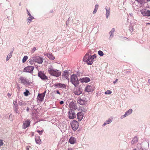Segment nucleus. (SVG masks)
<instances>
[{
    "label": "nucleus",
    "mask_w": 150,
    "mask_h": 150,
    "mask_svg": "<svg viewBox=\"0 0 150 150\" xmlns=\"http://www.w3.org/2000/svg\"><path fill=\"white\" fill-rule=\"evenodd\" d=\"M96 57L95 55L91 56V54L89 53H87L84 57L83 60L84 62H86L88 65H91L94 59Z\"/></svg>",
    "instance_id": "nucleus-1"
},
{
    "label": "nucleus",
    "mask_w": 150,
    "mask_h": 150,
    "mask_svg": "<svg viewBox=\"0 0 150 150\" xmlns=\"http://www.w3.org/2000/svg\"><path fill=\"white\" fill-rule=\"evenodd\" d=\"M48 72L51 75L56 77H58L61 75V72L59 70L53 69L50 66L48 69Z\"/></svg>",
    "instance_id": "nucleus-2"
},
{
    "label": "nucleus",
    "mask_w": 150,
    "mask_h": 150,
    "mask_svg": "<svg viewBox=\"0 0 150 150\" xmlns=\"http://www.w3.org/2000/svg\"><path fill=\"white\" fill-rule=\"evenodd\" d=\"M70 81L75 87H77L78 86L79 81L76 75L73 74L71 76Z\"/></svg>",
    "instance_id": "nucleus-3"
},
{
    "label": "nucleus",
    "mask_w": 150,
    "mask_h": 150,
    "mask_svg": "<svg viewBox=\"0 0 150 150\" xmlns=\"http://www.w3.org/2000/svg\"><path fill=\"white\" fill-rule=\"evenodd\" d=\"M32 60L34 62H37L38 64H42L43 62L44 59L42 57L38 56L33 57H32Z\"/></svg>",
    "instance_id": "nucleus-4"
},
{
    "label": "nucleus",
    "mask_w": 150,
    "mask_h": 150,
    "mask_svg": "<svg viewBox=\"0 0 150 150\" xmlns=\"http://www.w3.org/2000/svg\"><path fill=\"white\" fill-rule=\"evenodd\" d=\"M19 79L21 83L23 85L26 86L30 84L29 80L26 79L25 78L21 76Z\"/></svg>",
    "instance_id": "nucleus-5"
},
{
    "label": "nucleus",
    "mask_w": 150,
    "mask_h": 150,
    "mask_svg": "<svg viewBox=\"0 0 150 150\" xmlns=\"http://www.w3.org/2000/svg\"><path fill=\"white\" fill-rule=\"evenodd\" d=\"M71 124L73 129L74 130H76L79 127V123L76 120L72 122Z\"/></svg>",
    "instance_id": "nucleus-6"
},
{
    "label": "nucleus",
    "mask_w": 150,
    "mask_h": 150,
    "mask_svg": "<svg viewBox=\"0 0 150 150\" xmlns=\"http://www.w3.org/2000/svg\"><path fill=\"white\" fill-rule=\"evenodd\" d=\"M140 11L144 16H150V11L146 9L140 10Z\"/></svg>",
    "instance_id": "nucleus-7"
},
{
    "label": "nucleus",
    "mask_w": 150,
    "mask_h": 150,
    "mask_svg": "<svg viewBox=\"0 0 150 150\" xmlns=\"http://www.w3.org/2000/svg\"><path fill=\"white\" fill-rule=\"evenodd\" d=\"M94 90V86L91 85H88L86 87L85 89V91L89 92L93 91Z\"/></svg>",
    "instance_id": "nucleus-8"
},
{
    "label": "nucleus",
    "mask_w": 150,
    "mask_h": 150,
    "mask_svg": "<svg viewBox=\"0 0 150 150\" xmlns=\"http://www.w3.org/2000/svg\"><path fill=\"white\" fill-rule=\"evenodd\" d=\"M34 69V67L32 66H28L25 67L23 70V72H31Z\"/></svg>",
    "instance_id": "nucleus-9"
},
{
    "label": "nucleus",
    "mask_w": 150,
    "mask_h": 150,
    "mask_svg": "<svg viewBox=\"0 0 150 150\" xmlns=\"http://www.w3.org/2000/svg\"><path fill=\"white\" fill-rule=\"evenodd\" d=\"M30 120H26L24 122L22 127L23 128L25 129L26 128L30 126Z\"/></svg>",
    "instance_id": "nucleus-10"
},
{
    "label": "nucleus",
    "mask_w": 150,
    "mask_h": 150,
    "mask_svg": "<svg viewBox=\"0 0 150 150\" xmlns=\"http://www.w3.org/2000/svg\"><path fill=\"white\" fill-rule=\"evenodd\" d=\"M69 117L70 119H72L75 118L76 116L74 112L71 110L69 111Z\"/></svg>",
    "instance_id": "nucleus-11"
},
{
    "label": "nucleus",
    "mask_w": 150,
    "mask_h": 150,
    "mask_svg": "<svg viewBox=\"0 0 150 150\" xmlns=\"http://www.w3.org/2000/svg\"><path fill=\"white\" fill-rule=\"evenodd\" d=\"M54 86L57 88H66V86L64 84L61 83H55L54 85Z\"/></svg>",
    "instance_id": "nucleus-12"
},
{
    "label": "nucleus",
    "mask_w": 150,
    "mask_h": 150,
    "mask_svg": "<svg viewBox=\"0 0 150 150\" xmlns=\"http://www.w3.org/2000/svg\"><path fill=\"white\" fill-rule=\"evenodd\" d=\"M38 75L42 79H47V77L45 75L44 73L41 71L39 72Z\"/></svg>",
    "instance_id": "nucleus-13"
},
{
    "label": "nucleus",
    "mask_w": 150,
    "mask_h": 150,
    "mask_svg": "<svg viewBox=\"0 0 150 150\" xmlns=\"http://www.w3.org/2000/svg\"><path fill=\"white\" fill-rule=\"evenodd\" d=\"M44 96L41 94H39L37 98V101L38 102H41L44 99Z\"/></svg>",
    "instance_id": "nucleus-14"
},
{
    "label": "nucleus",
    "mask_w": 150,
    "mask_h": 150,
    "mask_svg": "<svg viewBox=\"0 0 150 150\" xmlns=\"http://www.w3.org/2000/svg\"><path fill=\"white\" fill-rule=\"evenodd\" d=\"M35 140L37 144H40L42 143L40 137L38 135H36L35 136Z\"/></svg>",
    "instance_id": "nucleus-15"
},
{
    "label": "nucleus",
    "mask_w": 150,
    "mask_h": 150,
    "mask_svg": "<svg viewBox=\"0 0 150 150\" xmlns=\"http://www.w3.org/2000/svg\"><path fill=\"white\" fill-rule=\"evenodd\" d=\"M132 112V109H130L127 111L125 113V114L121 117V119H122L124 117H126L127 116L131 114Z\"/></svg>",
    "instance_id": "nucleus-16"
},
{
    "label": "nucleus",
    "mask_w": 150,
    "mask_h": 150,
    "mask_svg": "<svg viewBox=\"0 0 150 150\" xmlns=\"http://www.w3.org/2000/svg\"><path fill=\"white\" fill-rule=\"evenodd\" d=\"M80 81L82 83H83V82L87 83L88 82H89L90 81V79L88 77H85L81 78L80 79Z\"/></svg>",
    "instance_id": "nucleus-17"
},
{
    "label": "nucleus",
    "mask_w": 150,
    "mask_h": 150,
    "mask_svg": "<svg viewBox=\"0 0 150 150\" xmlns=\"http://www.w3.org/2000/svg\"><path fill=\"white\" fill-rule=\"evenodd\" d=\"M77 115L78 120L80 121L83 118V113L82 112H79L77 113Z\"/></svg>",
    "instance_id": "nucleus-18"
},
{
    "label": "nucleus",
    "mask_w": 150,
    "mask_h": 150,
    "mask_svg": "<svg viewBox=\"0 0 150 150\" xmlns=\"http://www.w3.org/2000/svg\"><path fill=\"white\" fill-rule=\"evenodd\" d=\"M69 106L71 110H76L77 109V107L76 104H69Z\"/></svg>",
    "instance_id": "nucleus-19"
},
{
    "label": "nucleus",
    "mask_w": 150,
    "mask_h": 150,
    "mask_svg": "<svg viewBox=\"0 0 150 150\" xmlns=\"http://www.w3.org/2000/svg\"><path fill=\"white\" fill-rule=\"evenodd\" d=\"M138 3V5L140 7L142 6L144 4V0H137Z\"/></svg>",
    "instance_id": "nucleus-20"
},
{
    "label": "nucleus",
    "mask_w": 150,
    "mask_h": 150,
    "mask_svg": "<svg viewBox=\"0 0 150 150\" xmlns=\"http://www.w3.org/2000/svg\"><path fill=\"white\" fill-rule=\"evenodd\" d=\"M76 141V140L74 137H71L69 140V143L71 144H74Z\"/></svg>",
    "instance_id": "nucleus-21"
},
{
    "label": "nucleus",
    "mask_w": 150,
    "mask_h": 150,
    "mask_svg": "<svg viewBox=\"0 0 150 150\" xmlns=\"http://www.w3.org/2000/svg\"><path fill=\"white\" fill-rule=\"evenodd\" d=\"M62 76L67 79L69 76L67 71H64L62 74Z\"/></svg>",
    "instance_id": "nucleus-22"
},
{
    "label": "nucleus",
    "mask_w": 150,
    "mask_h": 150,
    "mask_svg": "<svg viewBox=\"0 0 150 150\" xmlns=\"http://www.w3.org/2000/svg\"><path fill=\"white\" fill-rule=\"evenodd\" d=\"M112 117L108 119V120L106 121L105 123H104L103 125V126H104L106 124H109L112 121Z\"/></svg>",
    "instance_id": "nucleus-23"
},
{
    "label": "nucleus",
    "mask_w": 150,
    "mask_h": 150,
    "mask_svg": "<svg viewBox=\"0 0 150 150\" xmlns=\"http://www.w3.org/2000/svg\"><path fill=\"white\" fill-rule=\"evenodd\" d=\"M82 91L81 89H79L74 91V93L76 95H80L82 93Z\"/></svg>",
    "instance_id": "nucleus-24"
},
{
    "label": "nucleus",
    "mask_w": 150,
    "mask_h": 150,
    "mask_svg": "<svg viewBox=\"0 0 150 150\" xmlns=\"http://www.w3.org/2000/svg\"><path fill=\"white\" fill-rule=\"evenodd\" d=\"M106 18H108V16H109V15L110 14V8H109L108 9H107L106 8Z\"/></svg>",
    "instance_id": "nucleus-25"
},
{
    "label": "nucleus",
    "mask_w": 150,
    "mask_h": 150,
    "mask_svg": "<svg viewBox=\"0 0 150 150\" xmlns=\"http://www.w3.org/2000/svg\"><path fill=\"white\" fill-rule=\"evenodd\" d=\"M47 56L48 58L52 60H54L55 59V57H54L51 54H47Z\"/></svg>",
    "instance_id": "nucleus-26"
},
{
    "label": "nucleus",
    "mask_w": 150,
    "mask_h": 150,
    "mask_svg": "<svg viewBox=\"0 0 150 150\" xmlns=\"http://www.w3.org/2000/svg\"><path fill=\"white\" fill-rule=\"evenodd\" d=\"M98 7V4H96L95 6V8L94 10L93 13L94 14L96 13Z\"/></svg>",
    "instance_id": "nucleus-27"
},
{
    "label": "nucleus",
    "mask_w": 150,
    "mask_h": 150,
    "mask_svg": "<svg viewBox=\"0 0 150 150\" xmlns=\"http://www.w3.org/2000/svg\"><path fill=\"white\" fill-rule=\"evenodd\" d=\"M12 52H11L10 53L8 54L7 55L6 58V61H8L9 60V59L12 57Z\"/></svg>",
    "instance_id": "nucleus-28"
},
{
    "label": "nucleus",
    "mask_w": 150,
    "mask_h": 150,
    "mask_svg": "<svg viewBox=\"0 0 150 150\" xmlns=\"http://www.w3.org/2000/svg\"><path fill=\"white\" fill-rule=\"evenodd\" d=\"M34 18L31 16V17H29L27 19L28 22L30 23Z\"/></svg>",
    "instance_id": "nucleus-29"
},
{
    "label": "nucleus",
    "mask_w": 150,
    "mask_h": 150,
    "mask_svg": "<svg viewBox=\"0 0 150 150\" xmlns=\"http://www.w3.org/2000/svg\"><path fill=\"white\" fill-rule=\"evenodd\" d=\"M115 31V28H112L110 31V36L111 37L112 36V34Z\"/></svg>",
    "instance_id": "nucleus-30"
},
{
    "label": "nucleus",
    "mask_w": 150,
    "mask_h": 150,
    "mask_svg": "<svg viewBox=\"0 0 150 150\" xmlns=\"http://www.w3.org/2000/svg\"><path fill=\"white\" fill-rule=\"evenodd\" d=\"M98 54L100 56H103L104 55L103 52L101 50L98 51Z\"/></svg>",
    "instance_id": "nucleus-31"
},
{
    "label": "nucleus",
    "mask_w": 150,
    "mask_h": 150,
    "mask_svg": "<svg viewBox=\"0 0 150 150\" xmlns=\"http://www.w3.org/2000/svg\"><path fill=\"white\" fill-rule=\"evenodd\" d=\"M28 59V57L27 56H25L24 57L22 61L23 63L25 62Z\"/></svg>",
    "instance_id": "nucleus-32"
},
{
    "label": "nucleus",
    "mask_w": 150,
    "mask_h": 150,
    "mask_svg": "<svg viewBox=\"0 0 150 150\" xmlns=\"http://www.w3.org/2000/svg\"><path fill=\"white\" fill-rule=\"evenodd\" d=\"M29 93V92L28 90H26V91L24 92V94L25 96H27Z\"/></svg>",
    "instance_id": "nucleus-33"
},
{
    "label": "nucleus",
    "mask_w": 150,
    "mask_h": 150,
    "mask_svg": "<svg viewBox=\"0 0 150 150\" xmlns=\"http://www.w3.org/2000/svg\"><path fill=\"white\" fill-rule=\"evenodd\" d=\"M137 137H134L132 141V142L133 143L137 142Z\"/></svg>",
    "instance_id": "nucleus-34"
},
{
    "label": "nucleus",
    "mask_w": 150,
    "mask_h": 150,
    "mask_svg": "<svg viewBox=\"0 0 150 150\" xmlns=\"http://www.w3.org/2000/svg\"><path fill=\"white\" fill-rule=\"evenodd\" d=\"M112 93V91L110 90H107L105 92V94H111Z\"/></svg>",
    "instance_id": "nucleus-35"
},
{
    "label": "nucleus",
    "mask_w": 150,
    "mask_h": 150,
    "mask_svg": "<svg viewBox=\"0 0 150 150\" xmlns=\"http://www.w3.org/2000/svg\"><path fill=\"white\" fill-rule=\"evenodd\" d=\"M43 130H41V131H39V130H37L36 131L40 135L42 134Z\"/></svg>",
    "instance_id": "nucleus-36"
},
{
    "label": "nucleus",
    "mask_w": 150,
    "mask_h": 150,
    "mask_svg": "<svg viewBox=\"0 0 150 150\" xmlns=\"http://www.w3.org/2000/svg\"><path fill=\"white\" fill-rule=\"evenodd\" d=\"M3 144L4 142H3V140L0 139V146H3Z\"/></svg>",
    "instance_id": "nucleus-37"
},
{
    "label": "nucleus",
    "mask_w": 150,
    "mask_h": 150,
    "mask_svg": "<svg viewBox=\"0 0 150 150\" xmlns=\"http://www.w3.org/2000/svg\"><path fill=\"white\" fill-rule=\"evenodd\" d=\"M129 30L131 32H132L133 31V28L132 27H130L129 28Z\"/></svg>",
    "instance_id": "nucleus-38"
},
{
    "label": "nucleus",
    "mask_w": 150,
    "mask_h": 150,
    "mask_svg": "<svg viewBox=\"0 0 150 150\" xmlns=\"http://www.w3.org/2000/svg\"><path fill=\"white\" fill-rule=\"evenodd\" d=\"M30 148L31 149L32 148L31 147L29 146H28L27 147V150H29V149Z\"/></svg>",
    "instance_id": "nucleus-39"
},
{
    "label": "nucleus",
    "mask_w": 150,
    "mask_h": 150,
    "mask_svg": "<svg viewBox=\"0 0 150 150\" xmlns=\"http://www.w3.org/2000/svg\"><path fill=\"white\" fill-rule=\"evenodd\" d=\"M27 12H28V16H29V17H31V16L29 12L28 11V10H27Z\"/></svg>",
    "instance_id": "nucleus-40"
},
{
    "label": "nucleus",
    "mask_w": 150,
    "mask_h": 150,
    "mask_svg": "<svg viewBox=\"0 0 150 150\" xmlns=\"http://www.w3.org/2000/svg\"><path fill=\"white\" fill-rule=\"evenodd\" d=\"M118 79H117L115 80V81H114L113 82V83L114 84H115V83H116V82H117V81H118Z\"/></svg>",
    "instance_id": "nucleus-41"
},
{
    "label": "nucleus",
    "mask_w": 150,
    "mask_h": 150,
    "mask_svg": "<svg viewBox=\"0 0 150 150\" xmlns=\"http://www.w3.org/2000/svg\"><path fill=\"white\" fill-rule=\"evenodd\" d=\"M46 92V90H45L43 93H41V94H42V95H43L44 96H45Z\"/></svg>",
    "instance_id": "nucleus-42"
},
{
    "label": "nucleus",
    "mask_w": 150,
    "mask_h": 150,
    "mask_svg": "<svg viewBox=\"0 0 150 150\" xmlns=\"http://www.w3.org/2000/svg\"><path fill=\"white\" fill-rule=\"evenodd\" d=\"M34 134L33 132H31V135L32 137L34 136Z\"/></svg>",
    "instance_id": "nucleus-43"
},
{
    "label": "nucleus",
    "mask_w": 150,
    "mask_h": 150,
    "mask_svg": "<svg viewBox=\"0 0 150 150\" xmlns=\"http://www.w3.org/2000/svg\"><path fill=\"white\" fill-rule=\"evenodd\" d=\"M56 92H57V93L58 94H60V93L59 92V91H58V90Z\"/></svg>",
    "instance_id": "nucleus-44"
},
{
    "label": "nucleus",
    "mask_w": 150,
    "mask_h": 150,
    "mask_svg": "<svg viewBox=\"0 0 150 150\" xmlns=\"http://www.w3.org/2000/svg\"><path fill=\"white\" fill-rule=\"evenodd\" d=\"M36 48L35 47H34L33 49V50L34 51H35L36 50Z\"/></svg>",
    "instance_id": "nucleus-45"
},
{
    "label": "nucleus",
    "mask_w": 150,
    "mask_h": 150,
    "mask_svg": "<svg viewBox=\"0 0 150 150\" xmlns=\"http://www.w3.org/2000/svg\"><path fill=\"white\" fill-rule=\"evenodd\" d=\"M64 101L62 100L59 103H64Z\"/></svg>",
    "instance_id": "nucleus-46"
},
{
    "label": "nucleus",
    "mask_w": 150,
    "mask_h": 150,
    "mask_svg": "<svg viewBox=\"0 0 150 150\" xmlns=\"http://www.w3.org/2000/svg\"><path fill=\"white\" fill-rule=\"evenodd\" d=\"M129 15H130V16H132V13H129Z\"/></svg>",
    "instance_id": "nucleus-47"
},
{
    "label": "nucleus",
    "mask_w": 150,
    "mask_h": 150,
    "mask_svg": "<svg viewBox=\"0 0 150 150\" xmlns=\"http://www.w3.org/2000/svg\"><path fill=\"white\" fill-rule=\"evenodd\" d=\"M29 110V108H27L26 109V110L28 111Z\"/></svg>",
    "instance_id": "nucleus-48"
},
{
    "label": "nucleus",
    "mask_w": 150,
    "mask_h": 150,
    "mask_svg": "<svg viewBox=\"0 0 150 150\" xmlns=\"http://www.w3.org/2000/svg\"><path fill=\"white\" fill-rule=\"evenodd\" d=\"M67 150H72V148H69Z\"/></svg>",
    "instance_id": "nucleus-49"
},
{
    "label": "nucleus",
    "mask_w": 150,
    "mask_h": 150,
    "mask_svg": "<svg viewBox=\"0 0 150 150\" xmlns=\"http://www.w3.org/2000/svg\"><path fill=\"white\" fill-rule=\"evenodd\" d=\"M148 82L149 83V84H150V79H149L148 80Z\"/></svg>",
    "instance_id": "nucleus-50"
},
{
    "label": "nucleus",
    "mask_w": 150,
    "mask_h": 150,
    "mask_svg": "<svg viewBox=\"0 0 150 150\" xmlns=\"http://www.w3.org/2000/svg\"><path fill=\"white\" fill-rule=\"evenodd\" d=\"M148 1H150V0H147Z\"/></svg>",
    "instance_id": "nucleus-51"
}]
</instances>
